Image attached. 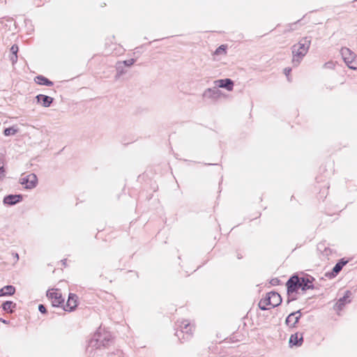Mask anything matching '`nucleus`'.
<instances>
[{
	"label": "nucleus",
	"instance_id": "nucleus-1",
	"mask_svg": "<svg viewBox=\"0 0 357 357\" xmlns=\"http://www.w3.org/2000/svg\"><path fill=\"white\" fill-rule=\"evenodd\" d=\"M111 341L110 333L99 328L89 341L87 351L91 354L93 350L105 348Z\"/></svg>",
	"mask_w": 357,
	"mask_h": 357
},
{
	"label": "nucleus",
	"instance_id": "nucleus-2",
	"mask_svg": "<svg viewBox=\"0 0 357 357\" xmlns=\"http://www.w3.org/2000/svg\"><path fill=\"white\" fill-rule=\"evenodd\" d=\"M311 45V37H304L291 47L292 64L298 66L307 53Z\"/></svg>",
	"mask_w": 357,
	"mask_h": 357
},
{
	"label": "nucleus",
	"instance_id": "nucleus-3",
	"mask_svg": "<svg viewBox=\"0 0 357 357\" xmlns=\"http://www.w3.org/2000/svg\"><path fill=\"white\" fill-rule=\"evenodd\" d=\"M19 182L25 189L31 190L36 187L38 178L36 175L33 173L27 175L23 174L20 178Z\"/></svg>",
	"mask_w": 357,
	"mask_h": 357
},
{
	"label": "nucleus",
	"instance_id": "nucleus-4",
	"mask_svg": "<svg viewBox=\"0 0 357 357\" xmlns=\"http://www.w3.org/2000/svg\"><path fill=\"white\" fill-rule=\"evenodd\" d=\"M47 296L51 301L53 307H63L64 299L62 298L59 289L48 290L47 291Z\"/></svg>",
	"mask_w": 357,
	"mask_h": 357
},
{
	"label": "nucleus",
	"instance_id": "nucleus-5",
	"mask_svg": "<svg viewBox=\"0 0 357 357\" xmlns=\"http://www.w3.org/2000/svg\"><path fill=\"white\" fill-rule=\"evenodd\" d=\"M286 285L287 287V294L289 296L294 292H297L298 290L301 289L299 277L296 275L291 277L287 282Z\"/></svg>",
	"mask_w": 357,
	"mask_h": 357
},
{
	"label": "nucleus",
	"instance_id": "nucleus-6",
	"mask_svg": "<svg viewBox=\"0 0 357 357\" xmlns=\"http://www.w3.org/2000/svg\"><path fill=\"white\" fill-rule=\"evenodd\" d=\"M77 306V296L75 294H69L68 299L66 305H63V309L67 312H72Z\"/></svg>",
	"mask_w": 357,
	"mask_h": 357
},
{
	"label": "nucleus",
	"instance_id": "nucleus-7",
	"mask_svg": "<svg viewBox=\"0 0 357 357\" xmlns=\"http://www.w3.org/2000/svg\"><path fill=\"white\" fill-rule=\"evenodd\" d=\"M265 298L270 301L271 307H277L282 303V298L280 295L275 291L268 292L266 294Z\"/></svg>",
	"mask_w": 357,
	"mask_h": 357
},
{
	"label": "nucleus",
	"instance_id": "nucleus-8",
	"mask_svg": "<svg viewBox=\"0 0 357 357\" xmlns=\"http://www.w3.org/2000/svg\"><path fill=\"white\" fill-rule=\"evenodd\" d=\"M314 280V278L310 275H307L305 277H299L301 290L305 291L307 289H313L314 285H313L312 282H313Z\"/></svg>",
	"mask_w": 357,
	"mask_h": 357
},
{
	"label": "nucleus",
	"instance_id": "nucleus-9",
	"mask_svg": "<svg viewBox=\"0 0 357 357\" xmlns=\"http://www.w3.org/2000/svg\"><path fill=\"white\" fill-rule=\"evenodd\" d=\"M221 91L216 87L206 89L203 93V98L213 100L218 99L221 96Z\"/></svg>",
	"mask_w": 357,
	"mask_h": 357
},
{
	"label": "nucleus",
	"instance_id": "nucleus-10",
	"mask_svg": "<svg viewBox=\"0 0 357 357\" xmlns=\"http://www.w3.org/2000/svg\"><path fill=\"white\" fill-rule=\"evenodd\" d=\"M215 86L224 88L229 91H231L234 88V82L229 78L217 79L214 81Z\"/></svg>",
	"mask_w": 357,
	"mask_h": 357
},
{
	"label": "nucleus",
	"instance_id": "nucleus-11",
	"mask_svg": "<svg viewBox=\"0 0 357 357\" xmlns=\"http://www.w3.org/2000/svg\"><path fill=\"white\" fill-rule=\"evenodd\" d=\"M301 317L300 310L292 312L287 317L285 322L290 327H295Z\"/></svg>",
	"mask_w": 357,
	"mask_h": 357
},
{
	"label": "nucleus",
	"instance_id": "nucleus-12",
	"mask_svg": "<svg viewBox=\"0 0 357 357\" xmlns=\"http://www.w3.org/2000/svg\"><path fill=\"white\" fill-rule=\"evenodd\" d=\"M351 296V292L349 290L345 291L343 297L340 298L335 304V307L337 310H341L344 307V306L347 303H349L351 302L350 297Z\"/></svg>",
	"mask_w": 357,
	"mask_h": 357
},
{
	"label": "nucleus",
	"instance_id": "nucleus-13",
	"mask_svg": "<svg viewBox=\"0 0 357 357\" xmlns=\"http://www.w3.org/2000/svg\"><path fill=\"white\" fill-rule=\"evenodd\" d=\"M22 200V195H9L3 198V203L10 206L15 205Z\"/></svg>",
	"mask_w": 357,
	"mask_h": 357
},
{
	"label": "nucleus",
	"instance_id": "nucleus-14",
	"mask_svg": "<svg viewBox=\"0 0 357 357\" xmlns=\"http://www.w3.org/2000/svg\"><path fill=\"white\" fill-rule=\"evenodd\" d=\"M37 102L45 107H48L53 102V98L43 94H39L36 97Z\"/></svg>",
	"mask_w": 357,
	"mask_h": 357
},
{
	"label": "nucleus",
	"instance_id": "nucleus-15",
	"mask_svg": "<svg viewBox=\"0 0 357 357\" xmlns=\"http://www.w3.org/2000/svg\"><path fill=\"white\" fill-rule=\"evenodd\" d=\"M341 54L346 64L348 63V61H350L351 59L357 56L353 52H351L347 47H342L341 49Z\"/></svg>",
	"mask_w": 357,
	"mask_h": 357
},
{
	"label": "nucleus",
	"instance_id": "nucleus-16",
	"mask_svg": "<svg viewBox=\"0 0 357 357\" xmlns=\"http://www.w3.org/2000/svg\"><path fill=\"white\" fill-rule=\"evenodd\" d=\"M347 264V261H344L343 260L337 262L335 266L333 267L331 273H328L326 274V276L332 278L336 276L340 271L342 269L343 266Z\"/></svg>",
	"mask_w": 357,
	"mask_h": 357
},
{
	"label": "nucleus",
	"instance_id": "nucleus-17",
	"mask_svg": "<svg viewBox=\"0 0 357 357\" xmlns=\"http://www.w3.org/2000/svg\"><path fill=\"white\" fill-rule=\"evenodd\" d=\"M303 341V336L301 335V337H298V333L291 335L289 338V344L291 346L299 347L302 344Z\"/></svg>",
	"mask_w": 357,
	"mask_h": 357
},
{
	"label": "nucleus",
	"instance_id": "nucleus-18",
	"mask_svg": "<svg viewBox=\"0 0 357 357\" xmlns=\"http://www.w3.org/2000/svg\"><path fill=\"white\" fill-rule=\"evenodd\" d=\"M15 292V288L12 285H7L0 289V296H11Z\"/></svg>",
	"mask_w": 357,
	"mask_h": 357
},
{
	"label": "nucleus",
	"instance_id": "nucleus-19",
	"mask_svg": "<svg viewBox=\"0 0 357 357\" xmlns=\"http://www.w3.org/2000/svg\"><path fill=\"white\" fill-rule=\"evenodd\" d=\"M35 81L37 84L40 85H45L48 86L53 85V82L52 81H50V79H48L43 75L36 76L35 78Z\"/></svg>",
	"mask_w": 357,
	"mask_h": 357
},
{
	"label": "nucleus",
	"instance_id": "nucleus-20",
	"mask_svg": "<svg viewBox=\"0 0 357 357\" xmlns=\"http://www.w3.org/2000/svg\"><path fill=\"white\" fill-rule=\"evenodd\" d=\"M16 304L13 301H6L3 303L1 307L3 310L7 312H13V309L15 307Z\"/></svg>",
	"mask_w": 357,
	"mask_h": 357
},
{
	"label": "nucleus",
	"instance_id": "nucleus-21",
	"mask_svg": "<svg viewBox=\"0 0 357 357\" xmlns=\"http://www.w3.org/2000/svg\"><path fill=\"white\" fill-rule=\"evenodd\" d=\"M270 301H268L267 299H266V298H261L260 300V301L259 302V307L261 310H267L268 309H270V307H268V306L269 305L270 306Z\"/></svg>",
	"mask_w": 357,
	"mask_h": 357
},
{
	"label": "nucleus",
	"instance_id": "nucleus-22",
	"mask_svg": "<svg viewBox=\"0 0 357 357\" xmlns=\"http://www.w3.org/2000/svg\"><path fill=\"white\" fill-rule=\"evenodd\" d=\"M188 326H189V324L183 322L182 325L181 326V327L182 328V330L180 332L177 331L176 333V335L180 339V334H182L183 333H188Z\"/></svg>",
	"mask_w": 357,
	"mask_h": 357
},
{
	"label": "nucleus",
	"instance_id": "nucleus-23",
	"mask_svg": "<svg viewBox=\"0 0 357 357\" xmlns=\"http://www.w3.org/2000/svg\"><path fill=\"white\" fill-rule=\"evenodd\" d=\"M17 132V130L14 127L7 128L4 130L3 134L6 136L14 135Z\"/></svg>",
	"mask_w": 357,
	"mask_h": 357
},
{
	"label": "nucleus",
	"instance_id": "nucleus-24",
	"mask_svg": "<svg viewBox=\"0 0 357 357\" xmlns=\"http://www.w3.org/2000/svg\"><path fill=\"white\" fill-rule=\"evenodd\" d=\"M347 66L351 69L357 70V56L350 61H348Z\"/></svg>",
	"mask_w": 357,
	"mask_h": 357
},
{
	"label": "nucleus",
	"instance_id": "nucleus-25",
	"mask_svg": "<svg viewBox=\"0 0 357 357\" xmlns=\"http://www.w3.org/2000/svg\"><path fill=\"white\" fill-rule=\"evenodd\" d=\"M116 70H117V74H116L117 77H119L121 75H122L125 73L123 70V66H122L121 62H118L116 63Z\"/></svg>",
	"mask_w": 357,
	"mask_h": 357
},
{
	"label": "nucleus",
	"instance_id": "nucleus-26",
	"mask_svg": "<svg viewBox=\"0 0 357 357\" xmlns=\"http://www.w3.org/2000/svg\"><path fill=\"white\" fill-rule=\"evenodd\" d=\"M226 53V47L225 45H222L219 47H218L215 52V54H221Z\"/></svg>",
	"mask_w": 357,
	"mask_h": 357
},
{
	"label": "nucleus",
	"instance_id": "nucleus-27",
	"mask_svg": "<svg viewBox=\"0 0 357 357\" xmlns=\"http://www.w3.org/2000/svg\"><path fill=\"white\" fill-rule=\"evenodd\" d=\"M135 62V59H128V60H126V61H123L122 63V66H131L132 65L134 64V63Z\"/></svg>",
	"mask_w": 357,
	"mask_h": 357
},
{
	"label": "nucleus",
	"instance_id": "nucleus-28",
	"mask_svg": "<svg viewBox=\"0 0 357 357\" xmlns=\"http://www.w3.org/2000/svg\"><path fill=\"white\" fill-rule=\"evenodd\" d=\"M11 54L13 55H17L18 52V47L17 45H13L10 48Z\"/></svg>",
	"mask_w": 357,
	"mask_h": 357
},
{
	"label": "nucleus",
	"instance_id": "nucleus-29",
	"mask_svg": "<svg viewBox=\"0 0 357 357\" xmlns=\"http://www.w3.org/2000/svg\"><path fill=\"white\" fill-rule=\"evenodd\" d=\"M38 310H39L41 313H43V314H45V313H46V312H47L46 307H45V306L44 305H43V304H40V305H38Z\"/></svg>",
	"mask_w": 357,
	"mask_h": 357
},
{
	"label": "nucleus",
	"instance_id": "nucleus-30",
	"mask_svg": "<svg viewBox=\"0 0 357 357\" xmlns=\"http://www.w3.org/2000/svg\"><path fill=\"white\" fill-rule=\"evenodd\" d=\"M10 59L13 64L15 63L17 61V55L11 54Z\"/></svg>",
	"mask_w": 357,
	"mask_h": 357
},
{
	"label": "nucleus",
	"instance_id": "nucleus-31",
	"mask_svg": "<svg viewBox=\"0 0 357 357\" xmlns=\"http://www.w3.org/2000/svg\"><path fill=\"white\" fill-rule=\"evenodd\" d=\"M12 256L13 257V259H14L15 262H17L19 260V255H18L17 253L13 252L12 253Z\"/></svg>",
	"mask_w": 357,
	"mask_h": 357
},
{
	"label": "nucleus",
	"instance_id": "nucleus-32",
	"mask_svg": "<svg viewBox=\"0 0 357 357\" xmlns=\"http://www.w3.org/2000/svg\"><path fill=\"white\" fill-rule=\"evenodd\" d=\"M291 69L290 68H284V73L285 74V75L288 77L289 73H291Z\"/></svg>",
	"mask_w": 357,
	"mask_h": 357
},
{
	"label": "nucleus",
	"instance_id": "nucleus-33",
	"mask_svg": "<svg viewBox=\"0 0 357 357\" xmlns=\"http://www.w3.org/2000/svg\"><path fill=\"white\" fill-rule=\"evenodd\" d=\"M0 321H1V322H3V324H7L8 323L6 320L3 319H0Z\"/></svg>",
	"mask_w": 357,
	"mask_h": 357
},
{
	"label": "nucleus",
	"instance_id": "nucleus-34",
	"mask_svg": "<svg viewBox=\"0 0 357 357\" xmlns=\"http://www.w3.org/2000/svg\"><path fill=\"white\" fill-rule=\"evenodd\" d=\"M3 172H4V170H3V167L0 165V172L3 173Z\"/></svg>",
	"mask_w": 357,
	"mask_h": 357
}]
</instances>
